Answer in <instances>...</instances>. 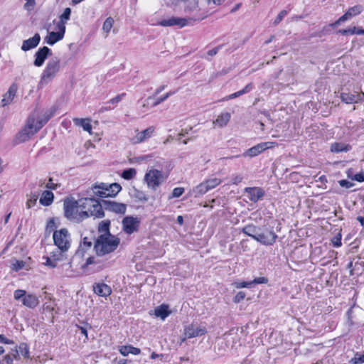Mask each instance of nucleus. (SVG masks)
<instances>
[{
    "label": "nucleus",
    "mask_w": 364,
    "mask_h": 364,
    "mask_svg": "<svg viewBox=\"0 0 364 364\" xmlns=\"http://www.w3.org/2000/svg\"><path fill=\"white\" fill-rule=\"evenodd\" d=\"M56 108L52 107L48 110H46L42 117L38 119H36L34 114L30 115L24 128L16 135L18 142L21 143L28 140L31 136L37 133L54 116Z\"/></svg>",
    "instance_id": "nucleus-1"
},
{
    "label": "nucleus",
    "mask_w": 364,
    "mask_h": 364,
    "mask_svg": "<svg viewBox=\"0 0 364 364\" xmlns=\"http://www.w3.org/2000/svg\"><path fill=\"white\" fill-rule=\"evenodd\" d=\"M64 216L70 221L80 223L88 218L86 211H82L78 200L73 197H67L63 200Z\"/></svg>",
    "instance_id": "nucleus-2"
},
{
    "label": "nucleus",
    "mask_w": 364,
    "mask_h": 364,
    "mask_svg": "<svg viewBox=\"0 0 364 364\" xmlns=\"http://www.w3.org/2000/svg\"><path fill=\"white\" fill-rule=\"evenodd\" d=\"M119 245V239L114 235H99L94 244V250L97 256H104L114 252Z\"/></svg>",
    "instance_id": "nucleus-3"
},
{
    "label": "nucleus",
    "mask_w": 364,
    "mask_h": 364,
    "mask_svg": "<svg viewBox=\"0 0 364 364\" xmlns=\"http://www.w3.org/2000/svg\"><path fill=\"white\" fill-rule=\"evenodd\" d=\"M88 197L78 200L79 205L82 211H86L88 218L93 216L95 218H102L105 217V213L102 210V200L94 198V194H90L87 191Z\"/></svg>",
    "instance_id": "nucleus-4"
},
{
    "label": "nucleus",
    "mask_w": 364,
    "mask_h": 364,
    "mask_svg": "<svg viewBox=\"0 0 364 364\" xmlns=\"http://www.w3.org/2000/svg\"><path fill=\"white\" fill-rule=\"evenodd\" d=\"M60 60L58 57H53L49 59L42 73L41 84H48L55 78L60 70Z\"/></svg>",
    "instance_id": "nucleus-5"
},
{
    "label": "nucleus",
    "mask_w": 364,
    "mask_h": 364,
    "mask_svg": "<svg viewBox=\"0 0 364 364\" xmlns=\"http://www.w3.org/2000/svg\"><path fill=\"white\" fill-rule=\"evenodd\" d=\"M122 190V186L117 183L107 184L100 183L92 187V193L100 198L114 197Z\"/></svg>",
    "instance_id": "nucleus-6"
},
{
    "label": "nucleus",
    "mask_w": 364,
    "mask_h": 364,
    "mask_svg": "<svg viewBox=\"0 0 364 364\" xmlns=\"http://www.w3.org/2000/svg\"><path fill=\"white\" fill-rule=\"evenodd\" d=\"M54 245H56L62 252H67L70 247V234L66 228H61L55 230L53 235Z\"/></svg>",
    "instance_id": "nucleus-7"
},
{
    "label": "nucleus",
    "mask_w": 364,
    "mask_h": 364,
    "mask_svg": "<svg viewBox=\"0 0 364 364\" xmlns=\"http://www.w3.org/2000/svg\"><path fill=\"white\" fill-rule=\"evenodd\" d=\"M168 178V175L164 174L161 171L151 169L144 176V181L147 183L148 188L155 191L157 187L162 184Z\"/></svg>",
    "instance_id": "nucleus-8"
},
{
    "label": "nucleus",
    "mask_w": 364,
    "mask_h": 364,
    "mask_svg": "<svg viewBox=\"0 0 364 364\" xmlns=\"http://www.w3.org/2000/svg\"><path fill=\"white\" fill-rule=\"evenodd\" d=\"M184 7V11L189 15L193 14L192 16L186 18L188 23L189 21H200L207 18L208 14L205 12H201L199 9L198 0H188Z\"/></svg>",
    "instance_id": "nucleus-9"
},
{
    "label": "nucleus",
    "mask_w": 364,
    "mask_h": 364,
    "mask_svg": "<svg viewBox=\"0 0 364 364\" xmlns=\"http://www.w3.org/2000/svg\"><path fill=\"white\" fill-rule=\"evenodd\" d=\"M14 297L17 301H21L25 306L34 309L39 304L38 298L31 294H26V291L23 289H17L14 291Z\"/></svg>",
    "instance_id": "nucleus-10"
},
{
    "label": "nucleus",
    "mask_w": 364,
    "mask_h": 364,
    "mask_svg": "<svg viewBox=\"0 0 364 364\" xmlns=\"http://www.w3.org/2000/svg\"><path fill=\"white\" fill-rule=\"evenodd\" d=\"M277 237V235L274 232L272 228L269 230L265 229L263 231L260 230L255 240L264 245L271 246L275 243Z\"/></svg>",
    "instance_id": "nucleus-11"
},
{
    "label": "nucleus",
    "mask_w": 364,
    "mask_h": 364,
    "mask_svg": "<svg viewBox=\"0 0 364 364\" xmlns=\"http://www.w3.org/2000/svg\"><path fill=\"white\" fill-rule=\"evenodd\" d=\"M102 210L110 211L117 214H124L127 210V205L115 201L102 200Z\"/></svg>",
    "instance_id": "nucleus-12"
},
{
    "label": "nucleus",
    "mask_w": 364,
    "mask_h": 364,
    "mask_svg": "<svg viewBox=\"0 0 364 364\" xmlns=\"http://www.w3.org/2000/svg\"><path fill=\"white\" fill-rule=\"evenodd\" d=\"M276 144H277V143L273 142V141L259 143V144L251 147L248 150H247L242 154V156H250V157L256 156L258 154H261L262 151H264L268 149L274 147V146Z\"/></svg>",
    "instance_id": "nucleus-13"
},
{
    "label": "nucleus",
    "mask_w": 364,
    "mask_h": 364,
    "mask_svg": "<svg viewBox=\"0 0 364 364\" xmlns=\"http://www.w3.org/2000/svg\"><path fill=\"white\" fill-rule=\"evenodd\" d=\"M139 223L140 221L137 218L127 216L122 220L123 230L126 233L131 235L133 232L137 231Z\"/></svg>",
    "instance_id": "nucleus-14"
},
{
    "label": "nucleus",
    "mask_w": 364,
    "mask_h": 364,
    "mask_svg": "<svg viewBox=\"0 0 364 364\" xmlns=\"http://www.w3.org/2000/svg\"><path fill=\"white\" fill-rule=\"evenodd\" d=\"M248 199L255 203L262 200L265 195L264 190L261 187H247L244 189Z\"/></svg>",
    "instance_id": "nucleus-15"
},
{
    "label": "nucleus",
    "mask_w": 364,
    "mask_h": 364,
    "mask_svg": "<svg viewBox=\"0 0 364 364\" xmlns=\"http://www.w3.org/2000/svg\"><path fill=\"white\" fill-rule=\"evenodd\" d=\"M50 55H52V51L47 46L40 48L35 53L34 65L41 67L43 65L46 59Z\"/></svg>",
    "instance_id": "nucleus-16"
},
{
    "label": "nucleus",
    "mask_w": 364,
    "mask_h": 364,
    "mask_svg": "<svg viewBox=\"0 0 364 364\" xmlns=\"http://www.w3.org/2000/svg\"><path fill=\"white\" fill-rule=\"evenodd\" d=\"M57 32H48V36L45 38V41L50 46L54 45L55 43L62 40L65 33V28L61 26L56 25Z\"/></svg>",
    "instance_id": "nucleus-17"
},
{
    "label": "nucleus",
    "mask_w": 364,
    "mask_h": 364,
    "mask_svg": "<svg viewBox=\"0 0 364 364\" xmlns=\"http://www.w3.org/2000/svg\"><path fill=\"white\" fill-rule=\"evenodd\" d=\"M206 333L207 330L205 327L198 326L194 324H191L185 328V334L189 338L201 336Z\"/></svg>",
    "instance_id": "nucleus-18"
},
{
    "label": "nucleus",
    "mask_w": 364,
    "mask_h": 364,
    "mask_svg": "<svg viewBox=\"0 0 364 364\" xmlns=\"http://www.w3.org/2000/svg\"><path fill=\"white\" fill-rule=\"evenodd\" d=\"M188 19L186 18H178L171 17L168 19H164L159 22V25L161 26H179L180 27H184L188 25Z\"/></svg>",
    "instance_id": "nucleus-19"
},
{
    "label": "nucleus",
    "mask_w": 364,
    "mask_h": 364,
    "mask_svg": "<svg viewBox=\"0 0 364 364\" xmlns=\"http://www.w3.org/2000/svg\"><path fill=\"white\" fill-rule=\"evenodd\" d=\"M41 41V36L39 33H36L32 38L23 41L21 50L28 51L38 46Z\"/></svg>",
    "instance_id": "nucleus-20"
},
{
    "label": "nucleus",
    "mask_w": 364,
    "mask_h": 364,
    "mask_svg": "<svg viewBox=\"0 0 364 364\" xmlns=\"http://www.w3.org/2000/svg\"><path fill=\"white\" fill-rule=\"evenodd\" d=\"M17 90L18 85L16 83L11 84L9 88V90L5 93L1 100V105L3 107L12 102L14 97L16 96Z\"/></svg>",
    "instance_id": "nucleus-21"
},
{
    "label": "nucleus",
    "mask_w": 364,
    "mask_h": 364,
    "mask_svg": "<svg viewBox=\"0 0 364 364\" xmlns=\"http://www.w3.org/2000/svg\"><path fill=\"white\" fill-rule=\"evenodd\" d=\"M92 246V242L87 237H85L82 238L80 247L75 254L74 257H83L85 253L91 249Z\"/></svg>",
    "instance_id": "nucleus-22"
},
{
    "label": "nucleus",
    "mask_w": 364,
    "mask_h": 364,
    "mask_svg": "<svg viewBox=\"0 0 364 364\" xmlns=\"http://www.w3.org/2000/svg\"><path fill=\"white\" fill-rule=\"evenodd\" d=\"M94 292L100 296L107 297L112 293V289L105 283L95 284L93 286Z\"/></svg>",
    "instance_id": "nucleus-23"
},
{
    "label": "nucleus",
    "mask_w": 364,
    "mask_h": 364,
    "mask_svg": "<svg viewBox=\"0 0 364 364\" xmlns=\"http://www.w3.org/2000/svg\"><path fill=\"white\" fill-rule=\"evenodd\" d=\"M260 230H262L260 227L255 225L254 224H249L242 228V232L255 240L257 235H258Z\"/></svg>",
    "instance_id": "nucleus-24"
},
{
    "label": "nucleus",
    "mask_w": 364,
    "mask_h": 364,
    "mask_svg": "<svg viewBox=\"0 0 364 364\" xmlns=\"http://www.w3.org/2000/svg\"><path fill=\"white\" fill-rule=\"evenodd\" d=\"M154 128L149 127L147 129L139 132L134 137V143H141L150 138L154 133Z\"/></svg>",
    "instance_id": "nucleus-25"
},
{
    "label": "nucleus",
    "mask_w": 364,
    "mask_h": 364,
    "mask_svg": "<svg viewBox=\"0 0 364 364\" xmlns=\"http://www.w3.org/2000/svg\"><path fill=\"white\" fill-rule=\"evenodd\" d=\"M171 311L168 309V306L166 304H161L154 309V314L156 317L164 320L171 314Z\"/></svg>",
    "instance_id": "nucleus-26"
},
{
    "label": "nucleus",
    "mask_w": 364,
    "mask_h": 364,
    "mask_svg": "<svg viewBox=\"0 0 364 364\" xmlns=\"http://www.w3.org/2000/svg\"><path fill=\"white\" fill-rule=\"evenodd\" d=\"M53 200L54 194L53 192L49 190H46L42 193L39 202L42 205L49 206L53 203Z\"/></svg>",
    "instance_id": "nucleus-27"
},
{
    "label": "nucleus",
    "mask_w": 364,
    "mask_h": 364,
    "mask_svg": "<svg viewBox=\"0 0 364 364\" xmlns=\"http://www.w3.org/2000/svg\"><path fill=\"white\" fill-rule=\"evenodd\" d=\"M119 351L124 356H127L129 353L133 355H139L141 353V350L139 348L134 347L131 345L120 346Z\"/></svg>",
    "instance_id": "nucleus-28"
},
{
    "label": "nucleus",
    "mask_w": 364,
    "mask_h": 364,
    "mask_svg": "<svg viewBox=\"0 0 364 364\" xmlns=\"http://www.w3.org/2000/svg\"><path fill=\"white\" fill-rule=\"evenodd\" d=\"M110 220H105L101 221L98 225V232L102 233L100 235L113 236L109 231Z\"/></svg>",
    "instance_id": "nucleus-29"
},
{
    "label": "nucleus",
    "mask_w": 364,
    "mask_h": 364,
    "mask_svg": "<svg viewBox=\"0 0 364 364\" xmlns=\"http://www.w3.org/2000/svg\"><path fill=\"white\" fill-rule=\"evenodd\" d=\"M341 99L346 104L356 103L360 100L358 95H354L349 92H342L341 94Z\"/></svg>",
    "instance_id": "nucleus-30"
},
{
    "label": "nucleus",
    "mask_w": 364,
    "mask_h": 364,
    "mask_svg": "<svg viewBox=\"0 0 364 364\" xmlns=\"http://www.w3.org/2000/svg\"><path fill=\"white\" fill-rule=\"evenodd\" d=\"M73 122L75 125L82 127L85 131L91 133L92 125L89 119L74 118Z\"/></svg>",
    "instance_id": "nucleus-31"
},
{
    "label": "nucleus",
    "mask_w": 364,
    "mask_h": 364,
    "mask_svg": "<svg viewBox=\"0 0 364 364\" xmlns=\"http://www.w3.org/2000/svg\"><path fill=\"white\" fill-rule=\"evenodd\" d=\"M252 88H253L252 83H249L242 90L225 97V100H232V99L238 97L244 94H246V93L250 92L252 90Z\"/></svg>",
    "instance_id": "nucleus-32"
},
{
    "label": "nucleus",
    "mask_w": 364,
    "mask_h": 364,
    "mask_svg": "<svg viewBox=\"0 0 364 364\" xmlns=\"http://www.w3.org/2000/svg\"><path fill=\"white\" fill-rule=\"evenodd\" d=\"M230 114L229 112L221 113L215 120V122L219 127H223L227 125L230 119Z\"/></svg>",
    "instance_id": "nucleus-33"
},
{
    "label": "nucleus",
    "mask_w": 364,
    "mask_h": 364,
    "mask_svg": "<svg viewBox=\"0 0 364 364\" xmlns=\"http://www.w3.org/2000/svg\"><path fill=\"white\" fill-rule=\"evenodd\" d=\"M132 196L136 200L141 203H146L149 200V197L145 192L136 188H134Z\"/></svg>",
    "instance_id": "nucleus-34"
},
{
    "label": "nucleus",
    "mask_w": 364,
    "mask_h": 364,
    "mask_svg": "<svg viewBox=\"0 0 364 364\" xmlns=\"http://www.w3.org/2000/svg\"><path fill=\"white\" fill-rule=\"evenodd\" d=\"M71 14V9L70 8L65 9L63 13L60 16V20L57 23L58 26H61L65 28V23L70 19Z\"/></svg>",
    "instance_id": "nucleus-35"
},
{
    "label": "nucleus",
    "mask_w": 364,
    "mask_h": 364,
    "mask_svg": "<svg viewBox=\"0 0 364 364\" xmlns=\"http://www.w3.org/2000/svg\"><path fill=\"white\" fill-rule=\"evenodd\" d=\"M350 146L343 143H333L331 146V151L335 153L348 151Z\"/></svg>",
    "instance_id": "nucleus-36"
},
{
    "label": "nucleus",
    "mask_w": 364,
    "mask_h": 364,
    "mask_svg": "<svg viewBox=\"0 0 364 364\" xmlns=\"http://www.w3.org/2000/svg\"><path fill=\"white\" fill-rule=\"evenodd\" d=\"M208 191H210L205 184V181L202 182L196 187H195L193 190L195 196H198L206 193Z\"/></svg>",
    "instance_id": "nucleus-37"
},
{
    "label": "nucleus",
    "mask_w": 364,
    "mask_h": 364,
    "mask_svg": "<svg viewBox=\"0 0 364 364\" xmlns=\"http://www.w3.org/2000/svg\"><path fill=\"white\" fill-rule=\"evenodd\" d=\"M11 263V269L14 272H18L19 270L24 268L26 265V262L24 261L18 260L16 259H12Z\"/></svg>",
    "instance_id": "nucleus-38"
},
{
    "label": "nucleus",
    "mask_w": 364,
    "mask_h": 364,
    "mask_svg": "<svg viewBox=\"0 0 364 364\" xmlns=\"http://www.w3.org/2000/svg\"><path fill=\"white\" fill-rule=\"evenodd\" d=\"M363 10V8L361 5H355L354 6H352L348 9L346 11L350 18H351L353 16H355L358 14H360Z\"/></svg>",
    "instance_id": "nucleus-39"
},
{
    "label": "nucleus",
    "mask_w": 364,
    "mask_h": 364,
    "mask_svg": "<svg viewBox=\"0 0 364 364\" xmlns=\"http://www.w3.org/2000/svg\"><path fill=\"white\" fill-rule=\"evenodd\" d=\"M222 181L218 178H212L205 181L209 190H211L221 183Z\"/></svg>",
    "instance_id": "nucleus-40"
},
{
    "label": "nucleus",
    "mask_w": 364,
    "mask_h": 364,
    "mask_svg": "<svg viewBox=\"0 0 364 364\" xmlns=\"http://www.w3.org/2000/svg\"><path fill=\"white\" fill-rule=\"evenodd\" d=\"M136 173V171L134 168H129L123 171L122 177L126 180H130L135 176Z\"/></svg>",
    "instance_id": "nucleus-41"
},
{
    "label": "nucleus",
    "mask_w": 364,
    "mask_h": 364,
    "mask_svg": "<svg viewBox=\"0 0 364 364\" xmlns=\"http://www.w3.org/2000/svg\"><path fill=\"white\" fill-rule=\"evenodd\" d=\"M114 24V19L112 17H108L105 19L102 30L106 33H109Z\"/></svg>",
    "instance_id": "nucleus-42"
},
{
    "label": "nucleus",
    "mask_w": 364,
    "mask_h": 364,
    "mask_svg": "<svg viewBox=\"0 0 364 364\" xmlns=\"http://www.w3.org/2000/svg\"><path fill=\"white\" fill-rule=\"evenodd\" d=\"M184 191H185V189L183 188L176 187L173 190L172 193L168 196V199L171 200L175 198H179L180 196H181L183 195Z\"/></svg>",
    "instance_id": "nucleus-43"
},
{
    "label": "nucleus",
    "mask_w": 364,
    "mask_h": 364,
    "mask_svg": "<svg viewBox=\"0 0 364 364\" xmlns=\"http://www.w3.org/2000/svg\"><path fill=\"white\" fill-rule=\"evenodd\" d=\"M17 350H18V353H21L24 358H28L29 348L26 343H20V345L18 346V348Z\"/></svg>",
    "instance_id": "nucleus-44"
},
{
    "label": "nucleus",
    "mask_w": 364,
    "mask_h": 364,
    "mask_svg": "<svg viewBox=\"0 0 364 364\" xmlns=\"http://www.w3.org/2000/svg\"><path fill=\"white\" fill-rule=\"evenodd\" d=\"M38 198V193H33L30 196V198L28 199L26 202V208L28 209L31 208V207L34 206L37 202V200Z\"/></svg>",
    "instance_id": "nucleus-45"
},
{
    "label": "nucleus",
    "mask_w": 364,
    "mask_h": 364,
    "mask_svg": "<svg viewBox=\"0 0 364 364\" xmlns=\"http://www.w3.org/2000/svg\"><path fill=\"white\" fill-rule=\"evenodd\" d=\"M287 14V11L286 10L281 11L277 15V18L274 21V25H278L283 19V18Z\"/></svg>",
    "instance_id": "nucleus-46"
},
{
    "label": "nucleus",
    "mask_w": 364,
    "mask_h": 364,
    "mask_svg": "<svg viewBox=\"0 0 364 364\" xmlns=\"http://www.w3.org/2000/svg\"><path fill=\"white\" fill-rule=\"evenodd\" d=\"M354 364H359L364 363V354L360 355L359 353H355L354 358L351 360Z\"/></svg>",
    "instance_id": "nucleus-47"
},
{
    "label": "nucleus",
    "mask_w": 364,
    "mask_h": 364,
    "mask_svg": "<svg viewBox=\"0 0 364 364\" xmlns=\"http://www.w3.org/2000/svg\"><path fill=\"white\" fill-rule=\"evenodd\" d=\"M332 243L334 247H338L341 246V234L338 233L333 239Z\"/></svg>",
    "instance_id": "nucleus-48"
},
{
    "label": "nucleus",
    "mask_w": 364,
    "mask_h": 364,
    "mask_svg": "<svg viewBox=\"0 0 364 364\" xmlns=\"http://www.w3.org/2000/svg\"><path fill=\"white\" fill-rule=\"evenodd\" d=\"M245 293L244 291H239L235 296L233 298V301L235 303H240L241 301H242L245 298Z\"/></svg>",
    "instance_id": "nucleus-49"
},
{
    "label": "nucleus",
    "mask_w": 364,
    "mask_h": 364,
    "mask_svg": "<svg viewBox=\"0 0 364 364\" xmlns=\"http://www.w3.org/2000/svg\"><path fill=\"white\" fill-rule=\"evenodd\" d=\"M60 185L58 184V183H54L53 182V178H49L48 179V181L47 183V184L46 185V187L48 188V189H51V190H55L58 188V187H59Z\"/></svg>",
    "instance_id": "nucleus-50"
},
{
    "label": "nucleus",
    "mask_w": 364,
    "mask_h": 364,
    "mask_svg": "<svg viewBox=\"0 0 364 364\" xmlns=\"http://www.w3.org/2000/svg\"><path fill=\"white\" fill-rule=\"evenodd\" d=\"M64 253L65 252H62L60 250V252H57L56 253L53 252L51 255V258L53 260H55V262L62 260L63 258V256H64L63 255Z\"/></svg>",
    "instance_id": "nucleus-51"
},
{
    "label": "nucleus",
    "mask_w": 364,
    "mask_h": 364,
    "mask_svg": "<svg viewBox=\"0 0 364 364\" xmlns=\"http://www.w3.org/2000/svg\"><path fill=\"white\" fill-rule=\"evenodd\" d=\"M125 95H126L125 93L118 95L115 97L109 100L107 103H111V104L118 103L122 100V98L125 96Z\"/></svg>",
    "instance_id": "nucleus-52"
},
{
    "label": "nucleus",
    "mask_w": 364,
    "mask_h": 364,
    "mask_svg": "<svg viewBox=\"0 0 364 364\" xmlns=\"http://www.w3.org/2000/svg\"><path fill=\"white\" fill-rule=\"evenodd\" d=\"M338 183L341 187H344L346 188H351L354 186L353 183L345 179L339 181Z\"/></svg>",
    "instance_id": "nucleus-53"
},
{
    "label": "nucleus",
    "mask_w": 364,
    "mask_h": 364,
    "mask_svg": "<svg viewBox=\"0 0 364 364\" xmlns=\"http://www.w3.org/2000/svg\"><path fill=\"white\" fill-rule=\"evenodd\" d=\"M338 33L342 34V35H353L354 34V27L347 28V29H340L338 30Z\"/></svg>",
    "instance_id": "nucleus-54"
},
{
    "label": "nucleus",
    "mask_w": 364,
    "mask_h": 364,
    "mask_svg": "<svg viewBox=\"0 0 364 364\" xmlns=\"http://www.w3.org/2000/svg\"><path fill=\"white\" fill-rule=\"evenodd\" d=\"M253 284H267L268 282V279L264 277L255 278L252 281Z\"/></svg>",
    "instance_id": "nucleus-55"
},
{
    "label": "nucleus",
    "mask_w": 364,
    "mask_h": 364,
    "mask_svg": "<svg viewBox=\"0 0 364 364\" xmlns=\"http://www.w3.org/2000/svg\"><path fill=\"white\" fill-rule=\"evenodd\" d=\"M97 262L95 261L94 257H89L87 259L86 262L84 264L82 265V268L85 269L87 267H88L90 264H95V263H97Z\"/></svg>",
    "instance_id": "nucleus-56"
},
{
    "label": "nucleus",
    "mask_w": 364,
    "mask_h": 364,
    "mask_svg": "<svg viewBox=\"0 0 364 364\" xmlns=\"http://www.w3.org/2000/svg\"><path fill=\"white\" fill-rule=\"evenodd\" d=\"M243 178L241 175H234L232 177V183L235 185H237L242 182Z\"/></svg>",
    "instance_id": "nucleus-57"
},
{
    "label": "nucleus",
    "mask_w": 364,
    "mask_h": 364,
    "mask_svg": "<svg viewBox=\"0 0 364 364\" xmlns=\"http://www.w3.org/2000/svg\"><path fill=\"white\" fill-rule=\"evenodd\" d=\"M223 46V44H221V45H219L218 46H217V47H215V48H213V49L210 50L207 53H208V55H210V56L215 55L218 53L219 50H220Z\"/></svg>",
    "instance_id": "nucleus-58"
},
{
    "label": "nucleus",
    "mask_w": 364,
    "mask_h": 364,
    "mask_svg": "<svg viewBox=\"0 0 364 364\" xmlns=\"http://www.w3.org/2000/svg\"><path fill=\"white\" fill-rule=\"evenodd\" d=\"M45 264L47 266H50L52 268H54L57 266L56 262L48 257H46V261L45 262Z\"/></svg>",
    "instance_id": "nucleus-59"
},
{
    "label": "nucleus",
    "mask_w": 364,
    "mask_h": 364,
    "mask_svg": "<svg viewBox=\"0 0 364 364\" xmlns=\"http://www.w3.org/2000/svg\"><path fill=\"white\" fill-rule=\"evenodd\" d=\"M166 88V85H162L161 86H159L156 90H155V92L153 95V97H149L147 99H146V102H148L149 100H151L155 95H159L160 92H161L164 89Z\"/></svg>",
    "instance_id": "nucleus-60"
},
{
    "label": "nucleus",
    "mask_w": 364,
    "mask_h": 364,
    "mask_svg": "<svg viewBox=\"0 0 364 364\" xmlns=\"http://www.w3.org/2000/svg\"><path fill=\"white\" fill-rule=\"evenodd\" d=\"M0 343L4 344H13L14 341L12 340L8 339L3 334H0Z\"/></svg>",
    "instance_id": "nucleus-61"
},
{
    "label": "nucleus",
    "mask_w": 364,
    "mask_h": 364,
    "mask_svg": "<svg viewBox=\"0 0 364 364\" xmlns=\"http://www.w3.org/2000/svg\"><path fill=\"white\" fill-rule=\"evenodd\" d=\"M166 100V98L165 97L164 95L159 98H157L153 103L152 107H156L159 105V104L162 103Z\"/></svg>",
    "instance_id": "nucleus-62"
},
{
    "label": "nucleus",
    "mask_w": 364,
    "mask_h": 364,
    "mask_svg": "<svg viewBox=\"0 0 364 364\" xmlns=\"http://www.w3.org/2000/svg\"><path fill=\"white\" fill-rule=\"evenodd\" d=\"M353 179L359 182L364 181V173L363 172L356 173L354 176Z\"/></svg>",
    "instance_id": "nucleus-63"
},
{
    "label": "nucleus",
    "mask_w": 364,
    "mask_h": 364,
    "mask_svg": "<svg viewBox=\"0 0 364 364\" xmlns=\"http://www.w3.org/2000/svg\"><path fill=\"white\" fill-rule=\"evenodd\" d=\"M4 361H5L6 364H12L14 361V357H11V354H7L4 357Z\"/></svg>",
    "instance_id": "nucleus-64"
}]
</instances>
